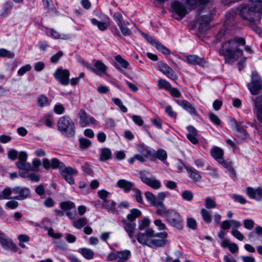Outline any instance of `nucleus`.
<instances>
[{
    "mask_svg": "<svg viewBox=\"0 0 262 262\" xmlns=\"http://www.w3.org/2000/svg\"><path fill=\"white\" fill-rule=\"evenodd\" d=\"M245 44V39L242 37L225 41L222 43L219 53L224 56L226 62L232 63L242 56Z\"/></svg>",
    "mask_w": 262,
    "mask_h": 262,
    "instance_id": "1",
    "label": "nucleus"
},
{
    "mask_svg": "<svg viewBox=\"0 0 262 262\" xmlns=\"http://www.w3.org/2000/svg\"><path fill=\"white\" fill-rule=\"evenodd\" d=\"M251 4L244 5L239 13L240 16L250 23H259L262 17V7L258 4L262 2H252Z\"/></svg>",
    "mask_w": 262,
    "mask_h": 262,
    "instance_id": "2",
    "label": "nucleus"
},
{
    "mask_svg": "<svg viewBox=\"0 0 262 262\" xmlns=\"http://www.w3.org/2000/svg\"><path fill=\"white\" fill-rule=\"evenodd\" d=\"M57 126L60 133L67 138H71L75 136V127L72 119L67 116L59 118Z\"/></svg>",
    "mask_w": 262,
    "mask_h": 262,
    "instance_id": "3",
    "label": "nucleus"
},
{
    "mask_svg": "<svg viewBox=\"0 0 262 262\" xmlns=\"http://www.w3.org/2000/svg\"><path fill=\"white\" fill-rule=\"evenodd\" d=\"M170 11L172 17L178 20L182 19L187 13L186 6L179 1H175L171 3Z\"/></svg>",
    "mask_w": 262,
    "mask_h": 262,
    "instance_id": "4",
    "label": "nucleus"
},
{
    "mask_svg": "<svg viewBox=\"0 0 262 262\" xmlns=\"http://www.w3.org/2000/svg\"><path fill=\"white\" fill-rule=\"evenodd\" d=\"M139 174L142 182L153 189L158 190L161 188L162 186L161 182L154 177L149 172L142 171Z\"/></svg>",
    "mask_w": 262,
    "mask_h": 262,
    "instance_id": "5",
    "label": "nucleus"
},
{
    "mask_svg": "<svg viewBox=\"0 0 262 262\" xmlns=\"http://www.w3.org/2000/svg\"><path fill=\"white\" fill-rule=\"evenodd\" d=\"M156 233L153 229L147 228L144 232H139L137 235L138 242L149 247L151 244L152 238L155 237Z\"/></svg>",
    "mask_w": 262,
    "mask_h": 262,
    "instance_id": "6",
    "label": "nucleus"
},
{
    "mask_svg": "<svg viewBox=\"0 0 262 262\" xmlns=\"http://www.w3.org/2000/svg\"><path fill=\"white\" fill-rule=\"evenodd\" d=\"M79 118V124L82 127H84L89 125H97L99 122L93 117L89 115L83 109H81L78 114Z\"/></svg>",
    "mask_w": 262,
    "mask_h": 262,
    "instance_id": "7",
    "label": "nucleus"
},
{
    "mask_svg": "<svg viewBox=\"0 0 262 262\" xmlns=\"http://www.w3.org/2000/svg\"><path fill=\"white\" fill-rule=\"evenodd\" d=\"M166 217L167 220L174 227L179 229H181L183 228V219L175 210L170 209Z\"/></svg>",
    "mask_w": 262,
    "mask_h": 262,
    "instance_id": "8",
    "label": "nucleus"
},
{
    "mask_svg": "<svg viewBox=\"0 0 262 262\" xmlns=\"http://www.w3.org/2000/svg\"><path fill=\"white\" fill-rule=\"evenodd\" d=\"M70 75L68 70L61 68L57 69L53 74L54 78L63 85H67L70 83Z\"/></svg>",
    "mask_w": 262,
    "mask_h": 262,
    "instance_id": "9",
    "label": "nucleus"
},
{
    "mask_svg": "<svg viewBox=\"0 0 262 262\" xmlns=\"http://www.w3.org/2000/svg\"><path fill=\"white\" fill-rule=\"evenodd\" d=\"M122 227L127 233L129 238L133 244L136 243V240L135 237V231L136 229V224L135 222L127 221L125 219L121 220Z\"/></svg>",
    "mask_w": 262,
    "mask_h": 262,
    "instance_id": "10",
    "label": "nucleus"
},
{
    "mask_svg": "<svg viewBox=\"0 0 262 262\" xmlns=\"http://www.w3.org/2000/svg\"><path fill=\"white\" fill-rule=\"evenodd\" d=\"M159 70L165 75L170 79L176 81L178 79V76L174 71L167 64L163 62H158Z\"/></svg>",
    "mask_w": 262,
    "mask_h": 262,
    "instance_id": "11",
    "label": "nucleus"
},
{
    "mask_svg": "<svg viewBox=\"0 0 262 262\" xmlns=\"http://www.w3.org/2000/svg\"><path fill=\"white\" fill-rule=\"evenodd\" d=\"M211 21L210 14L198 16L197 23L199 24V29L200 32H204L210 28V23Z\"/></svg>",
    "mask_w": 262,
    "mask_h": 262,
    "instance_id": "12",
    "label": "nucleus"
},
{
    "mask_svg": "<svg viewBox=\"0 0 262 262\" xmlns=\"http://www.w3.org/2000/svg\"><path fill=\"white\" fill-rule=\"evenodd\" d=\"M167 236V233L166 232L156 233L155 237L152 238L151 244L149 247L151 248L158 247H162L166 244V238Z\"/></svg>",
    "mask_w": 262,
    "mask_h": 262,
    "instance_id": "13",
    "label": "nucleus"
},
{
    "mask_svg": "<svg viewBox=\"0 0 262 262\" xmlns=\"http://www.w3.org/2000/svg\"><path fill=\"white\" fill-rule=\"evenodd\" d=\"M0 243L2 246L14 252H17L18 250L17 245L2 232H0Z\"/></svg>",
    "mask_w": 262,
    "mask_h": 262,
    "instance_id": "14",
    "label": "nucleus"
},
{
    "mask_svg": "<svg viewBox=\"0 0 262 262\" xmlns=\"http://www.w3.org/2000/svg\"><path fill=\"white\" fill-rule=\"evenodd\" d=\"M185 62L191 65H198L200 67H205L207 65V62L203 58H201L196 55H189L186 56Z\"/></svg>",
    "mask_w": 262,
    "mask_h": 262,
    "instance_id": "15",
    "label": "nucleus"
},
{
    "mask_svg": "<svg viewBox=\"0 0 262 262\" xmlns=\"http://www.w3.org/2000/svg\"><path fill=\"white\" fill-rule=\"evenodd\" d=\"M13 193L16 194L14 198L15 199L22 200L30 195V191L28 188L16 186L13 188Z\"/></svg>",
    "mask_w": 262,
    "mask_h": 262,
    "instance_id": "16",
    "label": "nucleus"
},
{
    "mask_svg": "<svg viewBox=\"0 0 262 262\" xmlns=\"http://www.w3.org/2000/svg\"><path fill=\"white\" fill-rule=\"evenodd\" d=\"M245 192L250 199L262 201V189L260 187L256 189L251 187H247Z\"/></svg>",
    "mask_w": 262,
    "mask_h": 262,
    "instance_id": "17",
    "label": "nucleus"
},
{
    "mask_svg": "<svg viewBox=\"0 0 262 262\" xmlns=\"http://www.w3.org/2000/svg\"><path fill=\"white\" fill-rule=\"evenodd\" d=\"M103 20V21L101 22L93 18L91 19V22L94 26H97L100 31H103L110 26V19L107 16L104 15Z\"/></svg>",
    "mask_w": 262,
    "mask_h": 262,
    "instance_id": "18",
    "label": "nucleus"
},
{
    "mask_svg": "<svg viewBox=\"0 0 262 262\" xmlns=\"http://www.w3.org/2000/svg\"><path fill=\"white\" fill-rule=\"evenodd\" d=\"M175 102L190 114L197 115V112L194 107L188 101L184 99H176Z\"/></svg>",
    "mask_w": 262,
    "mask_h": 262,
    "instance_id": "19",
    "label": "nucleus"
},
{
    "mask_svg": "<svg viewBox=\"0 0 262 262\" xmlns=\"http://www.w3.org/2000/svg\"><path fill=\"white\" fill-rule=\"evenodd\" d=\"M117 187L122 189L125 193H128L132 191L134 187V183L133 182L125 179L119 180L116 184Z\"/></svg>",
    "mask_w": 262,
    "mask_h": 262,
    "instance_id": "20",
    "label": "nucleus"
},
{
    "mask_svg": "<svg viewBox=\"0 0 262 262\" xmlns=\"http://www.w3.org/2000/svg\"><path fill=\"white\" fill-rule=\"evenodd\" d=\"M248 87L251 93L253 95H257L262 89L261 80L259 79H253Z\"/></svg>",
    "mask_w": 262,
    "mask_h": 262,
    "instance_id": "21",
    "label": "nucleus"
},
{
    "mask_svg": "<svg viewBox=\"0 0 262 262\" xmlns=\"http://www.w3.org/2000/svg\"><path fill=\"white\" fill-rule=\"evenodd\" d=\"M46 34L54 39H68L70 38V35L68 34H60L58 31L53 28H47Z\"/></svg>",
    "mask_w": 262,
    "mask_h": 262,
    "instance_id": "22",
    "label": "nucleus"
},
{
    "mask_svg": "<svg viewBox=\"0 0 262 262\" xmlns=\"http://www.w3.org/2000/svg\"><path fill=\"white\" fill-rule=\"evenodd\" d=\"M153 206L156 207V214L161 216L166 217L169 212L170 209H167L162 202L158 201Z\"/></svg>",
    "mask_w": 262,
    "mask_h": 262,
    "instance_id": "23",
    "label": "nucleus"
},
{
    "mask_svg": "<svg viewBox=\"0 0 262 262\" xmlns=\"http://www.w3.org/2000/svg\"><path fill=\"white\" fill-rule=\"evenodd\" d=\"M255 107L256 109V117L262 125V95L257 97L254 101Z\"/></svg>",
    "mask_w": 262,
    "mask_h": 262,
    "instance_id": "24",
    "label": "nucleus"
},
{
    "mask_svg": "<svg viewBox=\"0 0 262 262\" xmlns=\"http://www.w3.org/2000/svg\"><path fill=\"white\" fill-rule=\"evenodd\" d=\"M187 130L188 133L187 135L188 139L193 144H196L198 140L196 138L198 135L197 130L192 126H188L187 127Z\"/></svg>",
    "mask_w": 262,
    "mask_h": 262,
    "instance_id": "25",
    "label": "nucleus"
},
{
    "mask_svg": "<svg viewBox=\"0 0 262 262\" xmlns=\"http://www.w3.org/2000/svg\"><path fill=\"white\" fill-rule=\"evenodd\" d=\"M188 177L195 182L200 181L202 178L200 172L192 167H186Z\"/></svg>",
    "mask_w": 262,
    "mask_h": 262,
    "instance_id": "26",
    "label": "nucleus"
},
{
    "mask_svg": "<svg viewBox=\"0 0 262 262\" xmlns=\"http://www.w3.org/2000/svg\"><path fill=\"white\" fill-rule=\"evenodd\" d=\"M14 4L11 2H6L0 11V16L3 17L8 16L11 14L13 8Z\"/></svg>",
    "mask_w": 262,
    "mask_h": 262,
    "instance_id": "27",
    "label": "nucleus"
},
{
    "mask_svg": "<svg viewBox=\"0 0 262 262\" xmlns=\"http://www.w3.org/2000/svg\"><path fill=\"white\" fill-rule=\"evenodd\" d=\"M211 155L212 157L218 162L223 159L224 151L217 146L213 147L210 150Z\"/></svg>",
    "mask_w": 262,
    "mask_h": 262,
    "instance_id": "28",
    "label": "nucleus"
},
{
    "mask_svg": "<svg viewBox=\"0 0 262 262\" xmlns=\"http://www.w3.org/2000/svg\"><path fill=\"white\" fill-rule=\"evenodd\" d=\"M95 71L93 72L97 75H101L106 73V66L100 60H96L94 63Z\"/></svg>",
    "mask_w": 262,
    "mask_h": 262,
    "instance_id": "29",
    "label": "nucleus"
},
{
    "mask_svg": "<svg viewBox=\"0 0 262 262\" xmlns=\"http://www.w3.org/2000/svg\"><path fill=\"white\" fill-rule=\"evenodd\" d=\"M115 60L117 63H115L114 66L120 71L122 70L121 68V67L124 69H127L129 66L128 62L123 58L120 55H118L115 56Z\"/></svg>",
    "mask_w": 262,
    "mask_h": 262,
    "instance_id": "30",
    "label": "nucleus"
},
{
    "mask_svg": "<svg viewBox=\"0 0 262 262\" xmlns=\"http://www.w3.org/2000/svg\"><path fill=\"white\" fill-rule=\"evenodd\" d=\"M16 165L17 168L19 169V173L21 171L29 173L30 171H34L35 170L34 168L31 166L30 163L27 162H16Z\"/></svg>",
    "mask_w": 262,
    "mask_h": 262,
    "instance_id": "31",
    "label": "nucleus"
},
{
    "mask_svg": "<svg viewBox=\"0 0 262 262\" xmlns=\"http://www.w3.org/2000/svg\"><path fill=\"white\" fill-rule=\"evenodd\" d=\"M138 151L146 158L151 157L153 152V149H149L147 146L143 144H140L138 146Z\"/></svg>",
    "mask_w": 262,
    "mask_h": 262,
    "instance_id": "32",
    "label": "nucleus"
},
{
    "mask_svg": "<svg viewBox=\"0 0 262 262\" xmlns=\"http://www.w3.org/2000/svg\"><path fill=\"white\" fill-rule=\"evenodd\" d=\"M141 215V212L138 209H133L130 210L129 214L127 215L126 221L128 222H134L136 219L140 216Z\"/></svg>",
    "mask_w": 262,
    "mask_h": 262,
    "instance_id": "33",
    "label": "nucleus"
},
{
    "mask_svg": "<svg viewBox=\"0 0 262 262\" xmlns=\"http://www.w3.org/2000/svg\"><path fill=\"white\" fill-rule=\"evenodd\" d=\"M152 155L151 157L157 158L161 161H164L167 157V153L165 150L159 149L157 151L153 150Z\"/></svg>",
    "mask_w": 262,
    "mask_h": 262,
    "instance_id": "34",
    "label": "nucleus"
},
{
    "mask_svg": "<svg viewBox=\"0 0 262 262\" xmlns=\"http://www.w3.org/2000/svg\"><path fill=\"white\" fill-rule=\"evenodd\" d=\"M61 175H76L78 173V171L72 167H66L64 164L62 166L61 170L60 171Z\"/></svg>",
    "mask_w": 262,
    "mask_h": 262,
    "instance_id": "35",
    "label": "nucleus"
},
{
    "mask_svg": "<svg viewBox=\"0 0 262 262\" xmlns=\"http://www.w3.org/2000/svg\"><path fill=\"white\" fill-rule=\"evenodd\" d=\"M60 206L61 208L65 211L73 209L74 210V212H76L75 204L71 201L62 202L60 204Z\"/></svg>",
    "mask_w": 262,
    "mask_h": 262,
    "instance_id": "36",
    "label": "nucleus"
},
{
    "mask_svg": "<svg viewBox=\"0 0 262 262\" xmlns=\"http://www.w3.org/2000/svg\"><path fill=\"white\" fill-rule=\"evenodd\" d=\"M112 157V151L107 148H102L99 160L101 161H105Z\"/></svg>",
    "mask_w": 262,
    "mask_h": 262,
    "instance_id": "37",
    "label": "nucleus"
},
{
    "mask_svg": "<svg viewBox=\"0 0 262 262\" xmlns=\"http://www.w3.org/2000/svg\"><path fill=\"white\" fill-rule=\"evenodd\" d=\"M88 223V220L86 217H81L77 220L74 221L72 223L73 226L76 229H81L85 226Z\"/></svg>",
    "mask_w": 262,
    "mask_h": 262,
    "instance_id": "38",
    "label": "nucleus"
},
{
    "mask_svg": "<svg viewBox=\"0 0 262 262\" xmlns=\"http://www.w3.org/2000/svg\"><path fill=\"white\" fill-rule=\"evenodd\" d=\"M80 253L86 259H92L94 256L93 251L89 248H82L80 249Z\"/></svg>",
    "mask_w": 262,
    "mask_h": 262,
    "instance_id": "39",
    "label": "nucleus"
},
{
    "mask_svg": "<svg viewBox=\"0 0 262 262\" xmlns=\"http://www.w3.org/2000/svg\"><path fill=\"white\" fill-rule=\"evenodd\" d=\"M131 256V252L128 250H124L118 251V257L119 260H124L126 261Z\"/></svg>",
    "mask_w": 262,
    "mask_h": 262,
    "instance_id": "40",
    "label": "nucleus"
},
{
    "mask_svg": "<svg viewBox=\"0 0 262 262\" xmlns=\"http://www.w3.org/2000/svg\"><path fill=\"white\" fill-rule=\"evenodd\" d=\"M38 104L40 107H45L50 105L51 100H50L45 95H40L37 99Z\"/></svg>",
    "mask_w": 262,
    "mask_h": 262,
    "instance_id": "41",
    "label": "nucleus"
},
{
    "mask_svg": "<svg viewBox=\"0 0 262 262\" xmlns=\"http://www.w3.org/2000/svg\"><path fill=\"white\" fill-rule=\"evenodd\" d=\"M201 214L203 221L207 224L212 222V216L211 213L207 209L203 208L201 210Z\"/></svg>",
    "mask_w": 262,
    "mask_h": 262,
    "instance_id": "42",
    "label": "nucleus"
},
{
    "mask_svg": "<svg viewBox=\"0 0 262 262\" xmlns=\"http://www.w3.org/2000/svg\"><path fill=\"white\" fill-rule=\"evenodd\" d=\"M129 25V22H124L118 26L122 34L124 36H129L132 34V31L127 27V25Z\"/></svg>",
    "mask_w": 262,
    "mask_h": 262,
    "instance_id": "43",
    "label": "nucleus"
},
{
    "mask_svg": "<svg viewBox=\"0 0 262 262\" xmlns=\"http://www.w3.org/2000/svg\"><path fill=\"white\" fill-rule=\"evenodd\" d=\"M132 191L134 192L133 196L136 201L139 204H143L144 201L141 190L137 188H134Z\"/></svg>",
    "mask_w": 262,
    "mask_h": 262,
    "instance_id": "44",
    "label": "nucleus"
},
{
    "mask_svg": "<svg viewBox=\"0 0 262 262\" xmlns=\"http://www.w3.org/2000/svg\"><path fill=\"white\" fill-rule=\"evenodd\" d=\"M116 204L115 202L111 200H106L101 204V207L108 210H115Z\"/></svg>",
    "mask_w": 262,
    "mask_h": 262,
    "instance_id": "45",
    "label": "nucleus"
},
{
    "mask_svg": "<svg viewBox=\"0 0 262 262\" xmlns=\"http://www.w3.org/2000/svg\"><path fill=\"white\" fill-rule=\"evenodd\" d=\"M145 196L147 201L151 205H155L158 201H157L155 195L150 191H146L145 192Z\"/></svg>",
    "mask_w": 262,
    "mask_h": 262,
    "instance_id": "46",
    "label": "nucleus"
},
{
    "mask_svg": "<svg viewBox=\"0 0 262 262\" xmlns=\"http://www.w3.org/2000/svg\"><path fill=\"white\" fill-rule=\"evenodd\" d=\"M158 87L160 89H165L167 91H169L171 87V85L169 82L168 81L163 79H159L158 81Z\"/></svg>",
    "mask_w": 262,
    "mask_h": 262,
    "instance_id": "47",
    "label": "nucleus"
},
{
    "mask_svg": "<svg viewBox=\"0 0 262 262\" xmlns=\"http://www.w3.org/2000/svg\"><path fill=\"white\" fill-rule=\"evenodd\" d=\"M20 176L23 178L29 177L31 181L38 182L40 180V177L38 175L35 174H29L25 172L21 171L20 173Z\"/></svg>",
    "mask_w": 262,
    "mask_h": 262,
    "instance_id": "48",
    "label": "nucleus"
},
{
    "mask_svg": "<svg viewBox=\"0 0 262 262\" xmlns=\"http://www.w3.org/2000/svg\"><path fill=\"white\" fill-rule=\"evenodd\" d=\"M64 164L56 158H53L51 162V167L53 169L58 168L61 170Z\"/></svg>",
    "mask_w": 262,
    "mask_h": 262,
    "instance_id": "49",
    "label": "nucleus"
},
{
    "mask_svg": "<svg viewBox=\"0 0 262 262\" xmlns=\"http://www.w3.org/2000/svg\"><path fill=\"white\" fill-rule=\"evenodd\" d=\"M205 203L207 209H213L216 207L215 201L210 197H207L205 199Z\"/></svg>",
    "mask_w": 262,
    "mask_h": 262,
    "instance_id": "50",
    "label": "nucleus"
},
{
    "mask_svg": "<svg viewBox=\"0 0 262 262\" xmlns=\"http://www.w3.org/2000/svg\"><path fill=\"white\" fill-rule=\"evenodd\" d=\"M0 56L2 57H7L8 58H13L14 57V54L6 49L1 48Z\"/></svg>",
    "mask_w": 262,
    "mask_h": 262,
    "instance_id": "51",
    "label": "nucleus"
},
{
    "mask_svg": "<svg viewBox=\"0 0 262 262\" xmlns=\"http://www.w3.org/2000/svg\"><path fill=\"white\" fill-rule=\"evenodd\" d=\"M13 193V188L11 189L10 188H6L4 189L2 193L0 194V200H7L9 199V196Z\"/></svg>",
    "mask_w": 262,
    "mask_h": 262,
    "instance_id": "52",
    "label": "nucleus"
},
{
    "mask_svg": "<svg viewBox=\"0 0 262 262\" xmlns=\"http://www.w3.org/2000/svg\"><path fill=\"white\" fill-rule=\"evenodd\" d=\"M231 196L233 201L235 202H238L241 204H245L247 203L246 199L241 195L232 194Z\"/></svg>",
    "mask_w": 262,
    "mask_h": 262,
    "instance_id": "53",
    "label": "nucleus"
},
{
    "mask_svg": "<svg viewBox=\"0 0 262 262\" xmlns=\"http://www.w3.org/2000/svg\"><path fill=\"white\" fill-rule=\"evenodd\" d=\"M235 127L236 130L241 134L242 138H246L247 137V133L242 125L241 123L236 122L235 123Z\"/></svg>",
    "mask_w": 262,
    "mask_h": 262,
    "instance_id": "54",
    "label": "nucleus"
},
{
    "mask_svg": "<svg viewBox=\"0 0 262 262\" xmlns=\"http://www.w3.org/2000/svg\"><path fill=\"white\" fill-rule=\"evenodd\" d=\"M150 223V221L148 219H143L139 223V230L140 231L144 230L146 228L149 226Z\"/></svg>",
    "mask_w": 262,
    "mask_h": 262,
    "instance_id": "55",
    "label": "nucleus"
},
{
    "mask_svg": "<svg viewBox=\"0 0 262 262\" xmlns=\"http://www.w3.org/2000/svg\"><path fill=\"white\" fill-rule=\"evenodd\" d=\"M181 195L183 200L188 202L191 201L193 198V194L190 190H185L183 191Z\"/></svg>",
    "mask_w": 262,
    "mask_h": 262,
    "instance_id": "56",
    "label": "nucleus"
},
{
    "mask_svg": "<svg viewBox=\"0 0 262 262\" xmlns=\"http://www.w3.org/2000/svg\"><path fill=\"white\" fill-rule=\"evenodd\" d=\"M79 141L80 148L83 149L86 148L91 145V141L86 138H80Z\"/></svg>",
    "mask_w": 262,
    "mask_h": 262,
    "instance_id": "57",
    "label": "nucleus"
},
{
    "mask_svg": "<svg viewBox=\"0 0 262 262\" xmlns=\"http://www.w3.org/2000/svg\"><path fill=\"white\" fill-rule=\"evenodd\" d=\"M231 233L235 238L240 241H243L245 238L244 235L236 229H232Z\"/></svg>",
    "mask_w": 262,
    "mask_h": 262,
    "instance_id": "58",
    "label": "nucleus"
},
{
    "mask_svg": "<svg viewBox=\"0 0 262 262\" xmlns=\"http://www.w3.org/2000/svg\"><path fill=\"white\" fill-rule=\"evenodd\" d=\"M113 18L116 22L118 26H119L125 22L123 20L122 14L119 12H116L114 14Z\"/></svg>",
    "mask_w": 262,
    "mask_h": 262,
    "instance_id": "59",
    "label": "nucleus"
},
{
    "mask_svg": "<svg viewBox=\"0 0 262 262\" xmlns=\"http://www.w3.org/2000/svg\"><path fill=\"white\" fill-rule=\"evenodd\" d=\"M209 119L211 121L216 125H220L221 124V120L215 114L213 113H210L209 115Z\"/></svg>",
    "mask_w": 262,
    "mask_h": 262,
    "instance_id": "60",
    "label": "nucleus"
},
{
    "mask_svg": "<svg viewBox=\"0 0 262 262\" xmlns=\"http://www.w3.org/2000/svg\"><path fill=\"white\" fill-rule=\"evenodd\" d=\"M156 48L165 55H169L170 54V50L160 42L157 44Z\"/></svg>",
    "mask_w": 262,
    "mask_h": 262,
    "instance_id": "61",
    "label": "nucleus"
},
{
    "mask_svg": "<svg viewBox=\"0 0 262 262\" xmlns=\"http://www.w3.org/2000/svg\"><path fill=\"white\" fill-rule=\"evenodd\" d=\"M187 226L192 230H195L197 228V223L196 221L193 218H188L187 220Z\"/></svg>",
    "mask_w": 262,
    "mask_h": 262,
    "instance_id": "62",
    "label": "nucleus"
},
{
    "mask_svg": "<svg viewBox=\"0 0 262 262\" xmlns=\"http://www.w3.org/2000/svg\"><path fill=\"white\" fill-rule=\"evenodd\" d=\"M31 68L32 67L31 65L29 64H26L25 66L22 67L18 70V71H17V74L19 76H23L27 72L30 71Z\"/></svg>",
    "mask_w": 262,
    "mask_h": 262,
    "instance_id": "63",
    "label": "nucleus"
},
{
    "mask_svg": "<svg viewBox=\"0 0 262 262\" xmlns=\"http://www.w3.org/2000/svg\"><path fill=\"white\" fill-rule=\"evenodd\" d=\"M43 121L45 124L49 127H51L53 125L52 116L50 114L46 115L43 117Z\"/></svg>",
    "mask_w": 262,
    "mask_h": 262,
    "instance_id": "64",
    "label": "nucleus"
}]
</instances>
